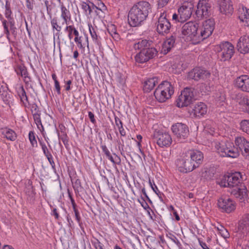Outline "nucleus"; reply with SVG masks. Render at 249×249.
Instances as JSON below:
<instances>
[{
	"label": "nucleus",
	"mask_w": 249,
	"mask_h": 249,
	"mask_svg": "<svg viewBox=\"0 0 249 249\" xmlns=\"http://www.w3.org/2000/svg\"><path fill=\"white\" fill-rule=\"evenodd\" d=\"M203 153L198 150H189L183 153L176 161V165L180 172L187 173L198 167L202 162Z\"/></svg>",
	"instance_id": "obj_1"
},
{
	"label": "nucleus",
	"mask_w": 249,
	"mask_h": 249,
	"mask_svg": "<svg viewBox=\"0 0 249 249\" xmlns=\"http://www.w3.org/2000/svg\"><path fill=\"white\" fill-rule=\"evenodd\" d=\"M152 11V6L147 1H141L134 4L130 9L128 16V20L130 26H139L147 18Z\"/></svg>",
	"instance_id": "obj_2"
},
{
	"label": "nucleus",
	"mask_w": 249,
	"mask_h": 249,
	"mask_svg": "<svg viewBox=\"0 0 249 249\" xmlns=\"http://www.w3.org/2000/svg\"><path fill=\"white\" fill-rule=\"evenodd\" d=\"M174 93V88L167 81L160 84L154 91V96L157 100L163 103L170 99Z\"/></svg>",
	"instance_id": "obj_3"
},
{
	"label": "nucleus",
	"mask_w": 249,
	"mask_h": 249,
	"mask_svg": "<svg viewBox=\"0 0 249 249\" xmlns=\"http://www.w3.org/2000/svg\"><path fill=\"white\" fill-rule=\"evenodd\" d=\"M215 148L222 157L237 158L239 154L238 148L235 147L233 144L230 142H221L215 143Z\"/></svg>",
	"instance_id": "obj_4"
},
{
	"label": "nucleus",
	"mask_w": 249,
	"mask_h": 249,
	"mask_svg": "<svg viewBox=\"0 0 249 249\" xmlns=\"http://www.w3.org/2000/svg\"><path fill=\"white\" fill-rule=\"evenodd\" d=\"M182 34L188 37L192 43H199V24L197 22L189 21L184 24L181 29Z\"/></svg>",
	"instance_id": "obj_5"
},
{
	"label": "nucleus",
	"mask_w": 249,
	"mask_h": 249,
	"mask_svg": "<svg viewBox=\"0 0 249 249\" xmlns=\"http://www.w3.org/2000/svg\"><path fill=\"white\" fill-rule=\"evenodd\" d=\"M219 58L223 61L230 59L234 53V46L229 42H222L215 46Z\"/></svg>",
	"instance_id": "obj_6"
},
{
	"label": "nucleus",
	"mask_w": 249,
	"mask_h": 249,
	"mask_svg": "<svg viewBox=\"0 0 249 249\" xmlns=\"http://www.w3.org/2000/svg\"><path fill=\"white\" fill-rule=\"evenodd\" d=\"M170 18V12L164 10L161 12L157 22V31L160 35H165L170 32L171 24L168 19Z\"/></svg>",
	"instance_id": "obj_7"
},
{
	"label": "nucleus",
	"mask_w": 249,
	"mask_h": 249,
	"mask_svg": "<svg viewBox=\"0 0 249 249\" xmlns=\"http://www.w3.org/2000/svg\"><path fill=\"white\" fill-rule=\"evenodd\" d=\"M215 22L213 19L210 18L202 22L199 25V43L209 37L212 34L214 28Z\"/></svg>",
	"instance_id": "obj_8"
},
{
	"label": "nucleus",
	"mask_w": 249,
	"mask_h": 249,
	"mask_svg": "<svg viewBox=\"0 0 249 249\" xmlns=\"http://www.w3.org/2000/svg\"><path fill=\"white\" fill-rule=\"evenodd\" d=\"M193 97V89L189 88L184 89L176 99L177 107H187L191 104Z\"/></svg>",
	"instance_id": "obj_9"
},
{
	"label": "nucleus",
	"mask_w": 249,
	"mask_h": 249,
	"mask_svg": "<svg viewBox=\"0 0 249 249\" xmlns=\"http://www.w3.org/2000/svg\"><path fill=\"white\" fill-rule=\"evenodd\" d=\"M243 179V177L240 172H235L229 176L224 177L219 184L225 187L236 188Z\"/></svg>",
	"instance_id": "obj_10"
},
{
	"label": "nucleus",
	"mask_w": 249,
	"mask_h": 249,
	"mask_svg": "<svg viewBox=\"0 0 249 249\" xmlns=\"http://www.w3.org/2000/svg\"><path fill=\"white\" fill-rule=\"evenodd\" d=\"M157 54L158 51L156 49L149 47L137 53L135 56V59L139 63H143L155 57Z\"/></svg>",
	"instance_id": "obj_11"
},
{
	"label": "nucleus",
	"mask_w": 249,
	"mask_h": 249,
	"mask_svg": "<svg viewBox=\"0 0 249 249\" xmlns=\"http://www.w3.org/2000/svg\"><path fill=\"white\" fill-rule=\"evenodd\" d=\"M172 130L174 134L180 141H183L189 135L188 126L182 123H178L172 126Z\"/></svg>",
	"instance_id": "obj_12"
},
{
	"label": "nucleus",
	"mask_w": 249,
	"mask_h": 249,
	"mask_svg": "<svg viewBox=\"0 0 249 249\" xmlns=\"http://www.w3.org/2000/svg\"><path fill=\"white\" fill-rule=\"evenodd\" d=\"M194 5L191 2H185L178 9V22H183L188 20L192 14Z\"/></svg>",
	"instance_id": "obj_13"
},
{
	"label": "nucleus",
	"mask_w": 249,
	"mask_h": 249,
	"mask_svg": "<svg viewBox=\"0 0 249 249\" xmlns=\"http://www.w3.org/2000/svg\"><path fill=\"white\" fill-rule=\"evenodd\" d=\"M217 206L222 212L227 213H230L235 209L234 202L226 196H222L218 199Z\"/></svg>",
	"instance_id": "obj_14"
},
{
	"label": "nucleus",
	"mask_w": 249,
	"mask_h": 249,
	"mask_svg": "<svg viewBox=\"0 0 249 249\" xmlns=\"http://www.w3.org/2000/svg\"><path fill=\"white\" fill-rule=\"evenodd\" d=\"M233 98L241 111L249 114V98L247 95L242 93H237Z\"/></svg>",
	"instance_id": "obj_15"
},
{
	"label": "nucleus",
	"mask_w": 249,
	"mask_h": 249,
	"mask_svg": "<svg viewBox=\"0 0 249 249\" xmlns=\"http://www.w3.org/2000/svg\"><path fill=\"white\" fill-rule=\"evenodd\" d=\"M210 76V73L206 70L200 68H196L188 74V78L196 81L205 80Z\"/></svg>",
	"instance_id": "obj_16"
},
{
	"label": "nucleus",
	"mask_w": 249,
	"mask_h": 249,
	"mask_svg": "<svg viewBox=\"0 0 249 249\" xmlns=\"http://www.w3.org/2000/svg\"><path fill=\"white\" fill-rule=\"evenodd\" d=\"M211 8L208 0H200L197 5L196 15L198 18L208 16Z\"/></svg>",
	"instance_id": "obj_17"
},
{
	"label": "nucleus",
	"mask_w": 249,
	"mask_h": 249,
	"mask_svg": "<svg viewBox=\"0 0 249 249\" xmlns=\"http://www.w3.org/2000/svg\"><path fill=\"white\" fill-rule=\"evenodd\" d=\"M237 234L240 238L247 235L249 236V213L245 215L240 222L238 227Z\"/></svg>",
	"instance_id": "obj_18"
},
{
	"label": "nucleus",
	"mask_w": 249,
	"mask_h": 249,
	"mask_svg": "<svg viewBox=\"0 0 249 249\" xmlns=\"http://www.w3.org/2000/svg\"><path fill=\"white\" fill-rule=\"evenodd\" d=\"M236 88L243 92L249 93V76L242 75L237 77L234 81Z\"/></svg>",
	"instance_id": "obj_19"
},
{
	"label": "nucleus",
	"mask_w": 249,
	"mask_h": 249,
	"mask_svg": "<svg viewBox=\"0 0 249 249\" xmlns=\"http://www.w3.org/2000/svg\"><path fill=\"white\" fill-rule=\"evenodd\" d=\"M157 143L160 147H168L172 142L170 135L167 132H158L156 136Z\"/></svg>",
	"instance_id": "obj_20"
},
{
	"label": "nucleus",
	"mask_w": 249,
	"mask_h": 249,
	"mask_svg": "<svg viewBox=\"0 0 249 249\" xmlns=\"http://www.w3.org/2000/svg\"><path fill=\"white\" fill-rule=\"evenodd\" d=\"M237 48L240 53L245 54L249 53V36L244 35L239 38Z\"/></svg>",
	"instance_id": "obj_21"
},
{
	"label": "nucleus",
	"mask_w": 249,
	"mask_h": 249,
	"mask_svg": "<svg viewBox=\"0 0 249 249\" xmlns=\"http://www.w3.org/2000/svg\"><path fill=\"white\" fill-rule=\"evenodd\" d=\"M219 10L221 13L229 15L231 14L233 8L231 0H219Z\"/></svg>",
	"instance_id": "obj_22"
},
{
	"label": "nucleus",
	"mask_w": 249,
	"mask_h": 249,
	"mask_svg": "<svg viewBox=\"0 0 249 249\" xmlns=\"http://www.w3.org/2000/svg\"><path fill=\"white\" fill-rule=\"evenodd\" d=\"M235 143L245 156H249V142L244 137H239L235 139Z\"/></svg>",
	"instance_id": "obj_23"
},
{
	"label": "nucleus",
	"mask_w": 249,
	"mask_h": 249,
	"mask_svg": "<svg viewBox=\"0 0 249 249\" xmlns=\"http://www.w3.org/2000/svg\"><path fill=\"white\" fill-rule=\"evenodd\" d=\"M207 107L205 104L199 102L196 104L192 111V114L196 117H201L206 114Z\"/></svg>",
	"instance_id": "obj_24"
},
{
	"label": "nucleus",
	"mask_w": 249,
	"mask_h": 249,
	"mask_svg": "<svg viewBox=\"0 0 249 249\" xmlns=\"http://www.w3.org/2000/svg\"><path fill=\"white\" fill-rule=\"evenodd\" d=\"M51 24L52 30L53 32V40L57 38V40L59 43L60 41V36L62 33L61 32L62 30V26L59 25L58 22V19L56 18H53L51 19Z\"/></svg>",
	"instance_id": "obj_25"
},
{
	"label": "nucleus",
	"mask_w": 249,
	"mask_h": 249,
	"mask_svg": "<svg viewBox=\"0 0 249 249\" xmlns=\"http://www.w3.org/2000/svg\"><path fill=\"white\" fill-rule=\"evenodd\" d=\"M60 17L63 21L62 25L69 24L70 21H71V17L70 10L67 8L63 3H61L60 6Z\"/></svg>",
	"instance_id": "obj_26"
},
{
	"label": "nucleus",
	"mask_w": 249,
	"mask_h": 249,
	"mask_svg": "<svg viewBox=\"0 0 249 249\" xmlns=\"http://www.w3.org/2000/svg\"><path fill=\"white\" fill-rule=\"evenodd\" d=\"M239 18L245 25L249 26V9L243 6L239 8Z\"/></svg>",
	"instance_id": "obj_27"
},
{
	"label": "nucleus",
	"mask_w": 249,
	"mask_h": 249,
	"mask_svg": "<svg viewBox=\"0 0 249 249\" xmlns=\"http://www.w3.org/2000/svg\"><path fill=\"white\" fill-rule=\"evenodd\" d=\"M159 80L157 77L147 79L143 83V89L144 92H149L152 90L159 83Z\"/></svg>",
	"instance_id": "obj_28"
},
{
	"label": "nucleus",
	"mask_w": 249,
	"mask_h": 249,
	"mask_svg": "<svg viewBox=\"0 0 249 249\" xmlns=\"http://www.w3.org/2000/svg\"><path fill=\"white\" fill-rule=\"evenodd\" d=\"M176 37L171 36L164 42L162 45L161 52L164 54L167 53L174 47L175 43Z\"/></svg>",
	"instance_id": "obj_29"
},
{
	"label": "nucleus",
	"mask_w": 249,
	"mask_h": 249,
	"mask_svg": "<svg viewBox=\"0 0 249 249\" xmlns=\"http://www.w3.org/2000/svg\"><path fill=\"white\" fill-rule=\"evenodd\" d=\"M16 91L23 106L25 107H27L29 104L26 93L23 86L20 85H17Z\"/></svg>",
	"instance_id": "obj_30"
},
{
	"label": "nucleus",
	"mask_w": 249,
	"mask_h": 249,
	"mask_svg": "<svg viewBox=\"0 0 249 249\" xmlns=\"http://www.w3.org/2000/svg\"><path fill=\"white\" fill-rule=\"evenodd\" d=\"M1 132L4 138L11 141H14L17 138L16 133L12 129L5 127L1 129Z\"/></svg>",
	"instance_id": "obj_31"
},
{
	"label": "nucleus",
	"mask_w": 249,
	"mask_h": 249,
	"mask_svg": "<svg viewBox=\"0 0 249 249\" xmlns=\"http://www.w3.org/2000/svg\"><path fill=\"white\" fill-rule=\"evenodd\" d=\"M150 46V42L146 39H140L133 44V48L136 51H142Z\"/></svg>",
	"instance_id": "obj_32"
},
{
	"label": "nucleus",
	"mask_w": 249,
	"mask_h": 249,
	"mask_svg": "<svg viewBox=\"0 0 249 249\" xmlns=\"http://www.w3.org/2000/svg\"><path fill=\"white\" fill-rule=\"evenodd\" d=\"M80 6L86 15H90L94 10V4L90 0L81 1Z\"/></svg>",
	"instance_id": "obj_33"
},
{
	"label": "nucleus",
	"mask_w": 249,
	"mask_h": 249,
	"mask_svg": "<svg viewBox=\"0 0 249 249\" xmlns=\"http://www.w3.org/2000/svg\"><path fill=\"white\" fill-rule=\"evenodd\" d=\"M231 194L236 197L242 199L245 197L247 194V189L243 185H241L240 187H236L231 191Z\"/></svg>",
	"instance_id": "obj_34"
},
{
	"label": "nucleus",
	"mask_w": 249,
	"mask_h": 249,
	"mask_svg": "<svg viewBox=\"0 0 249 249\" xmlns=\"http://www.w3.org/2000/svg\"><path fill=\"white\" fill-rule=\"evenodd\" d=\"M89 32L94 43L99 45L100 43L101 37L97 35L96 31L91 25H89Z\"/></svg>",
	"instance_id": "obj_35"
},
{
	"label": "nucleus",
	"mask_w": 249,
	"mask_h": 249,
	"mask_svg": "<svg viewBox=\"0 0 249 249\" xmlns=\"http://www.w3.org/2000/svg\"><path fill=\"white\" fill-rule=\"evenodd\" d=\"M59 127L61 130V134H60L58 131H57L58 139L61 140L63 142V143L65 145L68 142V139L67 135L64 131L65 127L62 125H59Z\"/></svg>",
	"instance_id": "obj_36"
},
{
	"label": "nucleus",
	"mask_w": 249,
	"mask_h": 249,
	"mask_svg": "<svg viewBox=\"0 0 249 249\" xmlns=\"http://www.w3.org/2000/svg\"><path fill=\"white\" fill-rule=\"evenodd\" d=\"M66 26L64 28V32L67 33L68 37L70 40H71L73 37V34L75 30V27H74L73 24L69 25L66 24Z\"/></svg>",
	"instance_id": "obj_37"
},
{
	"label": "nucleus",
	"mask_w": 249,
	"mask_h": 249,
	"mask_svg": "<svg viewBox=\"0 0 249 249\" xmlns=\"http://www.w3.org/2000/svg\"><path fill=\"white\" fill-rule=\"evenodd\" d=\"M115 123L121 136H125L126 135V132L124 129V128L122 122L118 117H115Z\"/></svg>",
	"instance_id": "obj_38"
},
{
	"label": "nucleus",
	"mask_w": 249,
	"mask_h": 249,
	"mask_svg": "<svg viewBox=\"0 0 249 249\" xmlns=\"http://www.w3.org/2000/svg\"><path fill=\"white\" fill-rule=\"evenodd\" d=\"M34 122L37 126L38 129L40 131V132L43 134V133L44 131V127L42 124L40 115H36L34 117Z\"/></svg>",
	"instance_id": "obj_39"
},
{
	"label": "nucleus",
	"mask_w": 249,
	"mask_h": 249,
	"mask_svg": "<svg viewBox=\"0 0 249 249\" xmlns=\"http://www.w3.org/2000/svg\"><path fill=\"white\" fill-rule=\"evenodd\" d=\"M96 9L101 11L102 13H105L107 8L105 4L100 0H97L94 6V10Z\"/></svg>",
	"instance_id": "obj_40"
},
{
	"label": "nucleus",
	"mask_w": 249,
	"mask_h": 249,
	"mask_svg": "<svg viewBox=\"0 0 249 249\" xmlns=\"http://www.w3.org/2000/svg\"><path fill=\"white\" fill-rule=\"evenodd\" d=\"M5 7V10L4 12V15L5 18L8 19H11L12 12L11 9L10 2L8 0H6Z\"/></svg>",
	"instance_id": "obj_41"
},
{
	"label": "nucleus",
	"mask_w": 249,
	"mask_h": 249,
	"mask_svg": "<svg viewBox=\"0 0 249 249\" xmlns=\"http://www.w3.org/2000/svg\"><path fill=\"white\" fill-rule=\"evenodd\" d=\"M240 125L243 131L249 134V120H242L240 123Z\"/></svg>",
	"instance_id": "obj_42"
},
{
	"label": "nucleus",
	"mask_w": 249,
	"mask_h": 249,
	"mask_svg": "<svg viewBox=\"0 0 249 249\" xmlns=\"http://www.w3.org/2000/svg\"><path fill=\"white\" fill-rule=\"evenodd\" d=\"M216 229L218 231L219 234L224 239L228 238L230 237L228 231L222 226H220V227H217Z\"/></svg>",
	"instance_id": "obj_43"
},
{
	"label": "nucleus",
	"mask_w": 249,
	"mask_h": 249,
	"mask_svg": "<svg viewBox=\"0 0 249 249\" xmlns=\"http://www.w3.org/2000/svg\"><path fill=\"white\" fill-rule=\"evenodd\" d=\"M29 139L33 147H36L37 146V142L35 137V134L33 131H31L29 132Z\"/></svg>",
	"instance_id": "obj_44"
},
{
	"label": "nucleus",
	"mask_w": 249,
	"mask_h": 249,
	"mask_svg": "<svg viewBox=\"0 0 249 249\" xmlns=\"http://www.w3.org/2000/svg\"><path fill=\"white\" fill-rule=\"evenodd\" d=\"M31 111L33 114V117L37 115H40V111L37 105L35 104H32L30 105Z\"/></svg>",
	"instance_id": "obj_45"
},
{
	"label": "nucleus",
	"mask_w": 249,
	"mask_h": 249,
	"mask_svg": "<svg viewBox=\"0 0 249 249\" xmlns=\"http://www.w3.org/2000/svg\"><path fill=\"white\" fill-rule=\"evenodd\" d=\"M52 76V78L54 82L55 89L56 90L57 94L59 95L61 94V91H60L61 89H60L59 82L57 80L56 75L55 74H53Z\"/></svg>",
	"instance_id": "obj_46"
},
{
	"label": "nucleus",
	"mask_w": 249,
	"mask_h": 249,
	"mask_svg": "<svg viewBox=\"0 0 249 249\" xmlns=\"http://www.w3.org/2000/svg\"><path fill=\"white\" fill-rule=\"evenodd\" d=\"M138 202L141 204V206L142 207V208L146 210L148 213H150V211L151 210L150 207L149 206L147 203L145 201L143 197H141V198L140 199H139L138 200Z\"/></svg>",
	"instance_id": "obj_47"
},
{
	"label": "nucleus",
	"mask_w": 249,
	"mask_h": 249,
	"mask_svg": "<svg viewBox=\"0 0 249 249\" xmlns=\"http://www.w3.org/2000/svg\"><path fill=\"white\" fill-rule=\"evenodd\" d=\"M0 96L3 99V101L5 102L6 104H8L10 99H11L10 95L7 92V91H3L1 93V91L0 90Z\"/></svg>",
	"instance_id": "obj_48"
},
{
	"label": "nucleus",
	"mask_w": 249,
	"mask_h": 249,
	"mask_svg": "<svg viewBox=\"0 0 249 249\" xmlns=\"http://www.w3.org/2000/svg\"><path fill=\"white\" fill-rule=\"evenodd\" d=\"M2 25L4 28V33L6 35V38L8 39L9 41H10V33L8 30V26L7 25V21L5 19H3L2 21Z\"/></svg>",
	"instance_id": "obj_49"
},
{
	"label": "nucleus",
	"mask_w": 249,
	"mask_h": 249,
	"mask_svg": "<svg viewBox=\"0 0 249 249\" xmlns=\"http://www.w3.org/2000/svg\"><path fill=\"white\" fill-rule=\"evenodd\" d=\"M40 144L41 146L43 153L46 157L48 156L49 155L51 154L50 152L49 151L47 146L44 142H40Z\"/></svg>",
	"instance_id": "obj_50"
},
{
	"label": "nucleus",
	"mask_w": 249,
	"mask_h": 249,
	"mask_svg": "<svg viewBox=\"0 0 249 249\" xmlns=\"http://www.w3.org/2000/svg\"><path fill=\"white\" fill-rule=\"evenodd\" d=\"M74 40L79 48L84 49L85 48V46L82 43V36H79L77 38H74Z\"/></svg>",
	"instance_id": "obj_51"
},
{
	"label": "nucleus",
	"mask_w": 249,
	"mask_h": 249,
	"mask_svg": "<svg viewBox=\"0 0 249 249\" xmlns=\"http://www.w3.org/2000/svg\"><path fill=\"white\" fill-rule=\"evenodd\" d=\"M107 31L109 35L111 36L117 32V30L115 26L113 24H111L108 26Z\"/></svg>",
	"instance_id": "obj_52"
},
{
	"label": "nucleus",
	"mask_w": 249,
	"mask_h": 249,
	"mask_svg": "<svg viewBox=\"0 0 249 249\" xmlns=\"http://www.w3.org/2000/svg\"><path fill=\"white\" fill-rule=\"evenodd\" d=\"M25 4L27 9L32 11L34 9V0H25Z\"/></svg>",
	"instance_id": "obj_53"
},
{
	"label": "nucleus",
	"mask_w": 249,
	"mask_h": 249,
	"mask_svg": "<svg viewBox=\"0 0 249 249\" xmlns=\"http://www.w3.org/2000/svg\"><path fill=\"white\" fill-rule=\"evenodd\" d=\"M114 156H115V159H114V158L110 155H109V156H108L107 157V158L111 162H112L113 164H116L117 163V162L115 161L117 160H119L118 161V163L120 162V160L119 159V158L117 156V155H116V154H114Z\"/></svg>",
	"instance_id": "obj_54"
},
{
	"label": "nucleus",
	"mask_w": 249,
	"mask_h": 249,
	"mask_svg": "<svg viewBox=\"0 0 249 249\" xmlns=\"http://www.w3.org/2000/svg\"><path fill=\"white\" fill-rule=\"evenodd\" d=\"M149 183L150 184V186H151L152 189L153 190V191L157 194L159 195V193L158 192L159 191L157 185L153 182H151V180L149 179Z\"/></svg>",
	"instance_id": "obj_55"
},
{
	"label": "nucleus",
	"mask_w": 249,
	"mask_h": 249,
	"mask_svg": "<svg viewBox=\"0 0 249 249\" xmlns=\"http://www.w3.org/2000/svg\"><path fill=\"white\" fill-rule=\"evenodd\" d=\"M73 212L74 213L75 218L78 222L80 221L81 217L80 216V214L78 210L77 209L76 207L72 208Z\"/></svg>",
	"instance_id": "obj_56"
},
{
	"label": "nucleus",
	"mask_w": 249,
	"mask_h": 249,
	"mask_svg": "<svg viewBox=\"0 0 249 249\" xmlns=\"http://www.w3.org/2000/svg\"><path fill=\"white\" fill-rule=\"evenodd\" d=\"M46 158L48 159L50 164L52 165V167L54 168L55 166V163L53 161V157L52 154L49 155L48 156L46 157Z\"/></svg>",
	"instance_id": "obj_57"
},
{
	"label": "nucleus",
	"mask_w": 249,
	"mask_h": 249,
	"mask_svg": "<svg viewBox=\"0 0 249 249\" xmlns=\"http://www.w3.org/2000/svg\"><path fill=\"white\" fill-rule=\"evenodd\" d=\"M101 148H102L103 152L104 153V154H105L106 157H107L108 156L110 155V153L109 151L108 150V149H107L106 145H102L101 146Z\"/></svg>",
	"instance_id": "obj_58"
},
{
	"label": "nucleus",
	"mask_w": 249,
	"mask_h": 249,
	"mask_svg": "<svg viewBox=\"0 0 249 249\" xmlns=\"http://www.w3.org/2000/svg\"><path fill=\"white\" fill-rule=\"evenodd\" d=\"M170 0H158V5L160 6L163 7L166 5Z\"/></svg>",
	"instance_id": "obj_59"
},
{
	"label": "nucleus",
	"mask_w": 249,
	"mask_h": 249,
	"mask_svg": "<svg viewBox=\"0 0 249 249\" xmlns=\"http://www.w3.org/2000/svg\"><path fill=\"white\" fill-rule=\"evenodd\" d=\"M88 116L91 122L93 124H95L96 123V120L94 118V114L92 112L89 111L88 112Z\"/></svg>",
	"instance_id": "obj_60"
},
{
	"label": "nucleus",
	"mask_w": 249,
	"mask_h": 249,
	"mask_svg": "<svg viewBox=\"0 0 249 249\" xmlns=\"http://www.w3.org/2000/svg\"><path fill=\"white\" fill-rule=\"evenodd\" d=\"M72 81L71 80H69L67 81H65L66 86L65 89L67 91H69L71 89V84Z\"/></svg>",
	"instance_id": "obj_61"
},
{
	"label": "nucleus",
	"mask_w": 249,
	"mask_h": 249,
	"mask_svg": "<svg viewBox=\"0 0 249 249\" xmlns=\"http://www.w3.org/2000/svg\"><path fill=\"white\" fill-rule=\"evenodd\" d=\"M20 72H21V76L22 77H23L25 75H26L28 73L27 69L25 68V67L23 66H21V69H20Z\"/></svg>",
	"instance_id": "obj_62"
},
{
	"label": "nucleus",
	"mask_w": 249,
	"mask_h": 249,
	"mask_svg": "<svg viewBox=\"0 0 249 249\" xmlns=\"http://www.w3.org/2000/svg\"><path fill=\"white\" fill-rule=\"evenodd\" d=\"M23 78V80L26 84H29L31 82V77L29 76V74H27L26 75L22 77Z\"/></svg>",
	"instance_id": "obj_63"
},
{
	"label": "nucleus",
	"mask_w": 249,
	"mask_h": 249,
	"mask_svg": "<svg viewBox=\"0 0 249 249\" xmlns=\"http://www.w3.org/2000/svg\"><path fill=\"white\" fill-rule=\"evenodd\" d=\"M111 36L116 41H118L120 39V36L117 32L112 35Z\"/></svg>",
	"instance_id": "obj_64"
}]
</instances>
